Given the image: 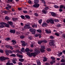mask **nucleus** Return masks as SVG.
<instances>
[{
    "label": "nucleus",
    "instance_id": "49530a36",
    "mask_svg": "<svg viewBox=\"0 0 65 65\" xmlns=\"http://www.w3.org/2000/svg\"><path fill=\"white\" fill-rule=\"evenodd\" d=\"M55 34V35H56L57 36H60L59 34H58V33H56Z\"/></svg>",
    "mask_w": 65,
    "mask_h": 65
},
{
    "label": "nucleus",
    "instance_id": "37998d69",
    "mask_svg": "<svg viewBox=\"0 0 65 65\" xmlns=\"http://www.w3.org/2000/svg\"><path fill=\"white\" fill-rule=\"evenodd\" d=\"M47 51H48V52H50V51H51V49L50 48H47Z\"/></svg>",
    "mask_w": 65,
    "mask_h": 65
},
{
    "label": "nucleus",
    "instance_id": "4c0bfd02",
    "mask_svg": "<svg viewBox=\"0 0 65 65\" xmlns=\"http://www.w3.org/2000/svg\"><path fill=\"white\" fill-rule=\"evenodd\" d=\"M19 57L20 58H23V55H19Z\"/></svg>",
    "mask_w": 65,
    "mask_h": 65
},
{
    "label": "nucleus",
    "instance_id": "c9c22d12",
    "mask_svg": "<svg viewBox=\"0 0 65 65\" xmlns=\"http://www.w3.org/2000/svg\"><path fill=\"white\" fill-rule=\"evenodd\" d=\"M18 20L17 18H13L12 19V20L13 21H17Z\"/></svg>",
    "mask_w": 65,
    "mask_h": 65
},
{
    "label": "nucleus",
    "instance_id": "7c9ffc66",
    "mask_svg": "<svg viewBox=\"0 0 65 65\" xmlns=\"http://www.w3.org/2000/svg\"><path fill=\"white\" fill-rule=\"evenodd\" d=\"M37 32H39V33H41V32H42L41 30L40 29L37 30Z\"/></svg>",
    "mask_w": 65,
    "mask_h": 65
},
{
    "label": "nucleus",
    "instance_id": "aec40b11",
    "mask_svg": "<svg viewBox=\"0 0 65 65\" xmlns=\"http://www.w3.org/2000/svg\"><path fill=\"white\" fill-rule=\"evenodd\" d=\"M42 27H46L47 26V24L46 23H43L42 25Z\"/></svg>",
    "mask_w": 65,
    "mask_h": 65
},
{
    "label": "nucleus",
    "instance_id": "7ed1b4c3",
    "mask_svg": "<svg viewBox=\"0 0 65 65\" xmlns=\"http://www.w3.org/2000/svg\"><path fill=\"white\" fill-rule=\"evenodd\" d=\"M41 49H40V51L41 52V53H43V52H44V49H45V47H44V46H41Z\"/></svg>",
    "mask_w": 65,
    "mask_h": 65
},
{
    "label": "nucleus",
    "instance_id": "79ce46f5",
    "mask_svg": "<svg viewBox=\"0 0 65 65\" xmlns=\"http://www.w3.org/2000/svg\"><path fill=\"white\" fill-rule=\"evenodd\" d=\"M42 42L44 43H47V41L46 40H43L42 41Z\"/></svg>",
    "mask_w": 65,
    "mask_h": 65
},
{
    "label": "nucleus",
    "instance_id": "e2e57ef3",
    "mask_svg": "<svg viewBox=\"0 0 65 65\" xmlns=\"http://www.w3.org/2000/svg\"><path fill=\"white\" fill-rule=\"evenodd\" d=\"M39 36V34H37V35H36L35 36L36 37Z\"/></svg>",
    "mask_w": 65,
    "mask_h": 65
},
{
    "label": "nucleus",
    "instance_id": "ddd939ff",
    "mask_svg": "<svg viewBox=\"0 0 65 65\" xmlns=\"http://www.w3.org/2000/svg\"><path fill=\"white\" fill-rule=\"evenodd\" d=\"M11 42H13L12 44L13 45L17 43V42L15 41L14 40H13L11 41Z\"/></svg>",
    "mask_w": 65,
    "mask_h": 65
},
{
    "label": "nucleus",
    "instance_id": "6ab92c4d",
    "mask_svg": "<svg viewBox=\"0 0 65 65\" xmlns=\"http://www.w3.org/2000/svg\"><path fill=\"white\" fill-rule=\"evenodd\" d=\"M6 65H13V63H9V62H7L6 63Z\"/></svg>",
    "mask_w": 65,
    "mask_h": 65
},
{
    "label": "nucleus",
    "instance_id": "69168bd1",
    "mask_svg": "<svg viewBox=\"0 0 65 65\" xmlns=\"http://www.w3.org/2000/svg\"><path fill=\"white\" fill-rule=\"evenodd\" d=\"M36 52H37V53H38L39 54L40 53V51L38 50Z\"/></svg>",
    "mask_w": 65,
    "mask_h": 65
},
{
    "label": "nucleus",
    "instance_id": "6e6d98bb",
    "mask_svg": "<svg viewBox=\"0 0 65 65\" xmlns=\"http://www.w3.org/2000/svg\"><path fill=\"white\" fill-rule=\"evenodd\" d=\"M46 22L47 23H48L50 22V20H47L46 21Z\"/></svg>",
    "mask_w": 65,
    "mask_h": 65
},
{
    "label": "nucleus",
    "instance_id": "c85d7f7f",
    "mask_svg": "<svg viewBox=\"0 0 65 65\" xmlns=\"http://www.w3.org/2000/svg\"><path fill=\"white\" fill-rule=\"evenodd\" d=\"M37 54V53H32V56H33L34 57H35L36 56V55Z\"/></svg>",
    "mask_w": 65,
    "mask_h": 65
},
{
    "label": "nucleus",
    "instance_id": "bf43d9fd",
    "mask_svg": "<svg viewBox=\"0 0 65 65\" xmlns=\"http://www.w3.org/2000/svg\"><path fill=\"white\" fill-rule=\"evenodd\" d=\"M10 49H11V50H13V47H12V46H10Z\"/></svg>",
    "mask_w": 65,
    "mask_h": 65
},
{
    "label": "nucleus",
    "instance_id": "b1692460",
    "mask_svg": "<svg viewBox=\"0 0 65 65\" xmlns=\"http://www.w3.org/2000/svg\"><path fill=\"white\" fill-rule=\"evenodd\" d=\"M37 64L38 65H41V62H40V61L38 60L37 62Z\"/></svg>",
    "mask_w": 65,
    "mask_h": 65
},
{
    "label": "nucleus",
    "instance_id": "393cba45",
    "mask_svg": "<svg viewBox=\"0 0 65 65\" xmlns=\"http://www.w3.org/2000/svg\"><path fill=\"white\" fill-rule=\"evenodd\" d=\"M19 60L20 62H23L24 61V59L22 58H20Z\"/></svg>",
    "mask_w": 65,
    "mask_h": 65
},
{
    "label": "nucleus",
    "instance_id": "423d86ee",
    "mask_svg": "<svg viewBox=\"0 0 65 65\" xmlns=\"http://www.w3.org/2000/svg\"><path fill=\"white\" fill-rule=\"evenodd\" d=\"M1 25H0V28H3V27H4V22H1Z\"/></svg>",
    "mask_w": 65,
    "mask_h": 65
},
{
    "label": "nucleus",
    "instance_id": "9b49d317",
    "mask_svg": "<svg viewBox=\"0 0 65 65\" xmlns=\"http://www.w3.org/2000/svg\"><path fill=\"white\" fill-rule=\"evenodd\" d=\"M43 61L44 62H46L47 61V58H46L45 57H43Z\"/></svg>",
    "mask_w": 65,
    "mask_h": 65
},
{
    "label": "nucleus",
    "instance_id": "5fc2aeb1",
    "mask_svg": "<svg viewBox=\"0 0 65 65\" xmlns=\"http://www.w3.org/2000/svg\"><path fill=\"white\" fill-rule=\"evenodd\" d=\"M34 14L35 15V16H36V17H37L38 15V14L36 13H35Z\"/></svg>",
    "mask_w": 65,
    "mask_h": 65
},
{
    "label": "nucleus",
    "instance_id": "412c9836",
    "mask_svg": "<svg viewBox=\"0 0 65 65\" xmlns=\"http://www.w3.org/2000/svg\"><path fill=\"white\" fill-rule=\"evenodd\" d=\"M25 51H26V52H28L30 51V50L28 48H27L25 50Z\"/></svg>",
    "mask_w": 65,
    "mask_h": 65
},
{
    "label": "nucleus",
    "instance_id": "864d4df0",
    "mask_svg": "<svg viewBox=\"0 0 65 65\" xmlns=\"http://www.w3.org/2000/svg\"><path fill=\"white\" fill-rule=\"evenodd\" d=\"M54 21L55 22H58L59 21L57 19L54 20Z\"/></svg>",
    "mask_w": 65,
    "mask_h": 65
},
{
    "label": "nucleus",
    "instance_id": "774afa93",
    "mask_svg": "<svg viewBox=\"0 0 65 65\" xmlns=\"http://www.w3.org/2000/svg\"><path fill=\"white\" fill-rule=\"evenodd\" d=\"M24 13H27V11H23Z\"/></svg>",
    "mask_w": 65,
    "mask_h": 65
},
{
    "label": "nucleus",
    "instance_id": "2f4dec72",
    "mask_svg": "<svg viewBox=\"0 0 65 65\" xmlns=\"http://www.w3.org/2000/svg\"><path fill=\"white\" fill-rule=\"evenodd\" d=\"M20 37L21 39H23V38H25V36H20Z\"/></svg>",
    "mask_w": 65,
    "mask_h": 65
},
{
    "label": "nucleus",
    "instance_id": "e433bc0d",
    "mask_svg": "<svg viewBox=\"0 0 65 65\" xmlns=\"http://www.w3.org/2000/svg\"><path fill=\"white\" fill-rule=\"evenodd\" d=\"M27 38L30 40H31V39H32V37L31 36H29Z\"/></svg>",
    "mask_w": 65,
    "mask_h": 65
},
{
    "label": "nucleus",
    "instance_id": "a878e982",
    "mask_svg": "<svg viewBox=\"0 0 65 65\" xmlns=\"http://www.w3.org/2000/svg\"><path fill=\"white\" fill-rule=\"evenodd\" d=\"M37 25L35 24H34L32 25V27L33 28H37Z\"/></svg>",
    "mask_w": 65,
    "mask_h": 65
},
{
    "label": "nucleus",
    "instance_id": "f3484780",
    "mask_svg": "<svg viewBox=\"0 0 65 65\" xmlns=\"http://www.w3.org/2000/svg\"><path fill=\"white\" fill-rule=\"evenodd\" d=\"M45 31L47 34H50L51 33V31H48L47 30H45Z\"/></svg>",
    "mask_w": 65,
    "mask_h": 65
},
{
    "label": "nucleus",
    "instance_id": "c756f323",
    "mask_svg": "<svg viewBox=\"0 0 65 65\" xmlns=\"http://www.w3.org/2000/svg\"><path fill=\"white\" fill-rule=\"evenodd\" d=\"M25 50V48L24 47H22V48L21 50V52H24V50Z\"/></svg>",
    "mask_w": 65,
    "mask_h": 65
},
{
    "label": "nucleus",
    "instance_id": "c03bdc74",
    "mask_svg": "<svg viewBox=\"0 0 65 65\" xmlns=\"http://www.w3.org/2000/svg\"><path fill=\"white\" fill-rule=\"evenodd\" d=\"M41 1L42 3H44V4H45V2L44 0H41Z\"/></svg>",
    "mask_w": 65,
    "mask_h": 65
},
{
    "label": "nucleus",
    "instance_id": "13d9d810",
    "mask_svg": "<svg viewBox=\"0 0 65 65\" xmlns=\"http://www.w3.org/2000/svg\"><path fill=\"white\" fill-rule=\"evenodd\" d=\"M5 60H9V58L7 57H5Z\"/></svg>",
    "mask_w": 65,
    "mask_h": 65
},
{
    "label": "nucleus",
    "instance_id": "20e7f679",
    "mask_svg": "<svg viewBox=\"0 0 65 65\" xmlns=\"http://www.w3.org/2000/svg\"><path fill=\"white\" fill-rule=\"evenodd\" d=\"M40 5L39 4H36L32 6L33 7H35V8H38L39 6Z\"/></svg>",
    "mask_w": 65,
    "mask_h": 65
},
{
    "label": "nucleus",
    "instance_id": "58836bf2",
    "mask_svg": "<svg viewBox=\"0 0 65 65\" xmlns=\"http://www.w3.org/2000/svg\"><path fill=\"white\" fill-rule=\"evenodd\" d=\"M64 6L61 5L60 6V8L61 9L62 8H64Z\"/></svg>",
    "mask_w": 65,
    "mask_h": 65
},
{
    "label": "nucleus",
    "instance_id": "9d476101",
    "mask_svg": "<svg viewBox=\"0 0 65 65\" xmlns=\"http://www.w3.org/2000/svg\"><path fill=\"white\" fill-rule=\"evenodd\" d=\"M7 23L9 24L10 25H12L13 24V23L11 21H8L7 22Z\"/></svg>",
    "mask_w": 65,
    "mask_h": 65
},
{
    "label": "nucleus",
    "instance_id": "4d7b16f0",
    "mask_svg": "<svg viewBox=\"0 0 65 65\" xmlns=\"http://www.w3.org/2000/svg\"><path fill=\"white\" fill-rule=\"evenodd\" d=\"M32 56H33L32 53H30V54L29 55V56H30V57H32Z\"/></svg>",
    "mask_w": 65,
    "mask_h": 65
},
{
    "label": "nucleus",
    "instance_id": "3c124183",
    "mask_svg": "<svg viewBox=\"0 0 65 65\" xmlns=\"http://www.w3.org/2000/svg\"><path fill=\"white\" fill-rule=\"evenodd\" d=\"M5 8L7 10H9V8L8 7H6Z\"/></svg>",
    "mask_w": 65,
    "mask_h": 65
},
{
    "label": "nucleus",
    "instance_id": "052dcab7",
    "mask_svg": "<svg viewBox=\"0 0 65 65\" xmlns=\"http://www.w3.org/2000/svg\"><path fill=\"white\" fill-rule=\"evenodd\" d=\"M12 62L14 64H16V62H15V61L14 60H13Z\"/></svg>",
    "mask_w": 65,
    "mask_h": 65
},
{
    "label": "nucleus",
    "instance_id": "0eeeda50",
    "mask_svg": "<svg viewBox=\"0 0 65 65\" xmlns=\"http://www.w3.org/2000/svg\"><path fill=\"white\" fill-rule=\"evenodd\" d=\"M21 42L22 43V45L23 46H26V43H25V42L23 41H21Z\"/></svg>",
    "mask_w": 65,
    "mask_h": 65
},
{
    "label": "nucleus",
    "instance_id": "a18cd8bd",
    "mask_svg": "<svg viewBox=\"0 0 65 65\" xmlns=\"http://www.w3.org/2000/svg\"><path fill=\"white\" fill-rule=\"evenodd\" d=\"M10 39L9 38H7L5 40H6L7 41V40H10Z\"/></svg>",
    "mask_w": 65,
    "mask_h": 65
},
{
    "label": "nucleus",
    "instance_id": "a19ab883",
    "mask_svg": "<svg viewBox=\"0 0 65 65\" xmlns=\"http://www.w3.org/2000/svg\"><path fill=\"white\" fill-rule=\"evenodd\" d=\"M54 7L55 8H59V7L57 5H54Z\"/></svg>",
    "mask_w": 65,
    "mask_h": 65
},
{
    "label": "nucleus",
    "instance_id": "680f3d73",
    "mask_svg": "<svg viewBox=\"0 0 65 65\" xmlns=\"http://www.w3.org/2000/svg\"><path fill=\"white\" fill-rule=\"evenodd\" d=\"M18 64L19 65H22V63L21 62H19L18 63Z\"/></svg>",
    "mask_w": 65,
    "mask_h": 65
},
{
    "label": "nucleus",
    "instance_id": "cd10ccee",
    "mask_svg": "<svg viewBox=\"0 0 65 65\" xmlns=\"http://www.w3.org/2000/svg\"><path fill=\"white\" fill-rule=\"evenodd\" d=\"M41 43H42V42L41 41H39L38 42V43L39 44H41Z\"/></svg>",
    "mask_w": 65,
    "mask_h": 65
},
{
    "label": "nucleus",
    "instance_id": "8fccbe9b",
    "mask_svg": "<svg viewBox=\"0 0 65 65\" xmlns=\"http://www.w3.org/2000/svg\"><path fill=\"white\" fill-rule=\"evenodd\" d=\"M50 39H54V37L52 36H51L50 37Z\"/></svg>",
    "mask_w": 65,
    "mask_h": 65
},
{
    "label": "nucleus",
    "instance_id": "39448f33",
    "mask_svg": "<svg viewBox=\"0 0 65 65\" xmlns=\"http://www.w3.org/2000/svg\"><path fill=\"white\" fill-rule=\"evenodd\" d=\"M25 29H29L30 28V26L29 25H27L24 26Z\"/></svg>",
    "mask_w": 65,
    "mask_h": 65
},
{
    "label": "nucleus",
    "instance_id": "72a5a7b5",
    "mask_svg": "<svg viewBox=\"0 0 65 65\" xmlns=\"http://www.w3.org/2000/svg\"><path fill=\"white\" fill-rule=\"evenodd\" d=\"M21 17L22 19H25V16L23 15H21Z\"/></svg>",
    "mask_w": 65,
    "mask_h": 65
},
{
    "label": "nucleus",
    "instance_id": "338daca9",
    "mask_svg": "<svg viewBox=\"0 0 65 65\" xmlns=\"http://www.w3.org/2000/svg\"><path fill=\"white\" fill-rule=\"evenodd\" d=\"M45 65H50V64H49V63H48L46 62L45 63Z\"/></svg>",
    "mask_w": 65,
    "mask_h": 65
},
{
    "label": "nucleus",
    "instance_id": "f704fd0d",
    "mask_svg": "<svg viewBox=\"0 0 65 65\" xmlns=\"http://www.w3.org/2000/svg\"><path fill=\"white\" fill-rule=\"evenodd\" d=\"M60 62H65V60L64 59H62L61 60Z\"/></svg>",
    "mask_w": 65,
    "mask_h": 65
},
{
    "label": "nucleus",
    "instance_id": "a211bd4d",
    "mask_svg": "<svg viewBox=\"0 0 65 65\" xmlns=\"http://www.w3.org/2000/svg\"><path fill=\"white\" fill-rule=\"evenodd\" d=\"M51 14L52 16H53V17H54V16H56V14L53 12L51 13Z\"/></svg>",
    "mask_w": 65,
    "mask_h": 65
},
{
    "label": "nucleus",
    "instance_id": "473e14b6",
    "mask_svg": "<svg viewBox=\"0 0 65 65\" xmlns=\"http://www.w3.org/2000/svg\"><path fill=\"white\" fill-rule=\"evenodd\" d=\"M38 22L39 24H41L42 23V20L41 19L40 20H39Z\"/></svg>",
    "mask_w": 65,
    "mask_h": 65
},
{
    "label": "nucleus",
    "instance_id": "4be33fe9",
    "mask_svg": "<svg viewBox=\"0 0 65 65\" xmlns=\"http://www.w3.org/2000/svg\"><path fill=\"white\" fill-rule=\"evenodd\" d=\"M25 17H26V18H27L28 19H30V17L28 15H25Z\"/></svg>",
    "mask_w": 65,
    "mask_h": 65
},
{
    "label": "nucleus",
    "instance_id": "f8f14e48",
    "mask_svg": "<svg viewBox=\"0 0 65 65\" xmlns=\"http://www.w3.org/2000/svg\"><path fill=\"white\" fill-rule=\"evenodd\" d=\"M4 25L6 26V27L9 28V24H6L4 23Z\"/></svg>",
    "mask_w": 65,
    "mask_h": 65
},
{
    "label": "nucleus",
    "instance_id": "f257e3e1",
    "mask_svg": "<svg viewBox=\"0 0 65 65\" xmlns=\"http://www.w3.org/2000/svg\"><path fill=\"white\" fill-rule=\"evenodd\" d=\"M29 31L30 32H32V34H35V31H36V30L35 29L31 28L29 29Z\"/></svg>",
    "mask_w": 65,
    "mask_h": 65
},
{
    "label": "nucleus",
    "instance_id": "dca6fc26",
    "mask_svg": "<svg viewBox=\"0 0 65 65\" xmlns=\"http://www.w3.org/2000/svg\"><path fill=\"white\" fill-rule=\"evenodd\" d=\"M50 22L51 24H54V20H50Z\"/></svg>",
    "mask_w": 65,
    "mask_h": 65
},
{
    "label": "nucleus",
    "instance_id": "0e129e2a",
    "mask_svg": "<svg viewBox=\"0 0 65 65\" xmlns=\"http://www.w3.org/2000/svg\"><path fill=\"white\" fill-rule=\"evenodd\" d=\"M5 52H6V53H8V50H6L5 51Z\"/></svg>",
    "mask_w": 65,
    "mask_h": 65
},
{
    "label": "nucleus",
    "instance_id": "2eb2a0df",
    "mask_svg": "<svg viewBox=\"0 0 65 65\" xmlns=\"http://www.w3.org/2000/svg\"><path fill=\"white\" fill-rule=\"evenodd\" d=\"M42 12L43 13H44L45 14H46V12H47L44 9H43L42 10Z\"/></svg>",
    "mask_w": 65,
    "mask_h": 65
},
{
    "label": "nucleus",
    "instance_id": "1a4fd4ad",
    "mask_svg": "<svg viewBox=\"0 0 65 65\" xmlns=\"http://www.w3.org/2000/svg\"><path fill=\"white\" fill-rule=\"evenodd\" d=\"M10 33H12L14 34L15 32V31L14 29H10Z\"/></svg>",
    "mask_w": 65,
    "mask_h": 65
},
{
    "label": "nucleus",
    "instance_id": "f03ea898",
    "mask_svg": "<svg viewBox=\"0 0 65 65\" xmlns=\"http://www.w3.org/2000/svg\"><path fill=\"white\" fill-rule=\"evenodd\" d=\"M49 44L51 46H54L55 45L54 42L53 41L50 42L49 43Z\"/></svg>",
    "mask_w": 65,
    "mask_h": 65
},
{
    "label": "nucleus",
    "instance_id": "de8ad7c7",
    "mask_svg": "<svg viewBox=\"0 0 65 65\" xmlns=\"http://www.w3.org/2000/svg\"><path fill=\"white\" fill-rule=\"evenodd\" d=\"M0 52L1 53H3V51L2 49H0Z\"/></svg>",
    "mask_w": 65,
    "mask_h": 65
},
{
    "label": "nucleus",
    "instance_id": "bb28decb",
    "mask_svg": "<svg viewBox=\"0 0 65 65\" xmlns=\"http://www.w3.org/2000/svg\"><path fill=\"white\" fill-rule=\"evenodd\" d=\"M10 56L11 57H15V56H16V55L15 54H12L10 55Z\"/></svg>",
    "mask_w": 65,
    "mask_h": 65
},
{
    "label": "nucleus",
    "instance_id": "09e8293b",
    "mask_svg": "<svg viewBox=\"0 0 65 65\" xmlns=\"http://www.w3.org/2000/svg\"><path fill=\"white\" fill-rule=\"evenodd\" d=\"M44 9L45 10H48V7H46Z\"/></svg>",
    "mask_w": 65,
    "mask_h": 65
},
{
    "label": "nucleus",
    "instance_id": "5701e85b",
    "mask_svg": "<svg viewBox=\"0 0 65 65\" xmlns=\"http://www.w3.org/2000/svg\"><path fill=\"white\" fill-rule=\"evenodd\" d=\"M5 20H10L9 17L7 16H6L5 18Z\"/></svg>",
    "mask_w": 65,
    "mask_h": 65
},
{
    "label": "nucleus",
    "instance_id": "603ef678",
    "mask_svg": "<svg viewBox=\"0 0 65 65\" xmlns=\"http://www.w3.org/2000/svg\"><path fill=\"white\" fill-rule=\"evenodd\" d=\"M51 59H52V60H55V58L54 57H51Z\"/></svg>",
    "mask_w": 65,
    "mask_h": 65
},
{
    "label": "nucleus",
    "instance_id": "6e6552de",
    "mask_svg": "<svg viewBox=\"0 0 65 65\" xmlns=\"http://www.w3.org/2000/svg\"><path fill=\"white\" fill-rule=\"evenodd\" d=\"M0 60L2 61H5V57L3 56H2L0 57Z\"/></svg>",
    "mask_w": 65,
    "mask_h": 65
},
{
    "label": "nucleus",
    "instance_id": "ea45409f",
    "mask_svg": "<svg viewBox=\"0 0 65 65\" xmlns=\"http://www.w3.org/2000/svg\"><path fill=\"white\" fill-rule=\"evenodd\" d=\"M8 53L10 54H11V53H12V51L11 50H9Z\"/></svg>",
    "mask_w": 65,
    "mask_h": 65
},
{
    "label": "nucleus",
    "instance_id": "4468645a",
    "mask_svg": "<svg viewBox=\"0 0 65 65\" xmlns=\"http://www.w3.org/2000/svg\"><path fill=\"white\" fill-rule=\"evenodd\" d=\"M34 4L37 3L39 2V0H35L34 2Z\"/></svg>",
    "mask_w": 65,
    "mask_h": 65
}]
</instances>
